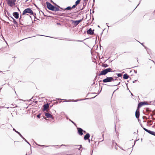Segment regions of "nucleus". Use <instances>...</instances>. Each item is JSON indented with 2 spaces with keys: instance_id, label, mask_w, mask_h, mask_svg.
<instances>
[{
  "instance_id": "37998d69",
  "label": "nucleus",
  "mask_w": 155,
  "mask_h": 155,
  "mask_svg": "<svg viewBox=\"0 0 155 155\" xmlns=\"http://www.w3.org/2000/svg\"><path fill=\"white\" fill-rule=\"evenodd\" d=\"M15 132H16V133H17V134H19V133H20V132H19L17 131H15Z\"/></svg>"
},
{
  "instance_id": "9d476101",
  "label": "nucleus",
  "mask_w": 155,
  "mask_h": 155,
  "mask_svg": "<svg viewBox=\"0 0 155 155\" xmlns=\"http://www.w3.org/2000/svg\"><path fill=\"white\" fill-rule=\"evenodd\" d=\"M46 3L47 5V8L48 9L51 10L53 5H52L50 2H47Z\"/></svg>"
},
{
  "instance_id": "393cba45",
  "label": "nucleus",
  "mask_w": 155,
  "mask_h": 155,
  "mask_svg": "<svg viewBox=\"0 0 155 155\" xmlns=\"http://www.w3.org/2000/svg\"><path fill=\"white\" fill-rule=\"evenodd\" d=\"M80 1H81V0H77L75 2V3L77 4H79L80 2Z\"/></svg>"
},
{
  "instance_id": "c756f323",
  "label": "nucleus",
  "mask_w": 155,
  "mask_h": 155,
  "mask_svg": "<svg viewBox=\"0 0 155 155\" xmlns=\"http://www.w3.org/2000/svg\"><path fill=\"white\" fill-rule=\"evenodd\" d=\"M8 19V20H9V21H12V20H11L10 19V17H8V16H7V15H6L5 16Z\"/></svg>"
},
{
  "instance_id": "ea45409f",
  "label": "nucleus",
  "mask_w": 155,
  "mask_h": 155,
  "mask_svg": "<svg viewBox=\"0 0 155 155\" xmlns=\"http://www.w3.org/2000/svg\"><path fill=\"white\" fill-rule=\"evenodd\" d=\"M24 140H25V139L24 137L22 135V136L21 137Z\"/></svg>"
},
{
  "instance_id": "09e8293b",
  "label": "nucleus",
  "mask_w": 155,
  "mask_h": 155,
  "mask_svg": "<svg viewBox=\"0 0 155 155\" xmlns=\"http://www.w3.org/2000/svg\"><path fill=\"white\" fill-rule=\"evenodd\" d=\"M143 46L146 49H147V48L144 45H143Z\"/></svg>"
},
{
  "instance_id": "f3484780",
  "label": "nucleus",
  "mask_w": 155,
  "mask_h": 155,
  "mask_svg": "<svg viewBox=\"0 0 155 155\" xmlns=\"http://www.w3.org/2000/svg\"><path fill=\"white\" fill-rule=\"evenodd\" d=\"M123 78L124 79H127L129 78V75L127 74H125L123 75Z\"/></svg>"
},
{
  "instance_id": "7ed1b4c3",
  "label": "nucleus",
  "mask_w": 155,
  "mask_h": 155,
  "mask_svg": "<svg viewBox=\"0 0 155 155\" xmlns=\"http://www.w3.org/2000/svg\"><path fill=\"white\" fill-rule=\"evenodd\" d=\"M8 5L12 7L13 5H15V2L14 1V0H6Z\"/></svg>"
},
{
  "instance_id": "473e14b6",
  "label": "nucleus",
  "mask_w": 155,
  "mask_h": 155,
  "mask_svg": "<svg viewBox=\"0 0 155 155\" xmlns=\"http://www.w3.org/2000/svg\"><path fill=\"white\" fill-rule=\"evenodd\" d=\"M85 5H85L84 4H83V8H82L81 10H83V9L84 8H85Z\"/></svg>"
},
{
  "instance_id": "69168bd1",
  "label": "nucleus",
  "mask_w": 155,
  "mask_h": 155,
  "mask_svg": "<svg viewBox=\"0 0 155 155\" xmlns=\"http://www.w3.org/2000/svg\"><path fill=\"white\" fill-rule=\"evenodd\" d=\"M151 60V61H152L153 62H154V63H155L154 61L153 60Z\"/></svg>"
},
{
  "instance_id": "79ce46f5",
  "label": "nucleus",
  "mask_w": 155,
  "mask_h": 155,
  "mask_svg": "<svg viewBox=\"0 0 155 155\" xmlns=\"http://www.w3.org/2000/svg\"><path fill=\"white\" fill-rule=\"evenodd\" d=\"M15 132H16V133H17V134H19V133H20V132H19L17 131H15Z\"/></svg>"
},
{
  "instance_id": "423d86ee",
  "label": "nucleus",
  "mask_w": 155,
  "mask_h": 155,
  "mask_svg": "<svg viewBox=\"0 0 155 155\" xmlns=\"http://www.w3.org/2000/svg\"><path fill=\"white\" fill-rule=\"evenodd\" d=\"M143 129L145 131L150 134L155 136V132L148 130L145 128H143Z\"/></svg>"
},
{
  "instance_id": "2eb2a0df",
  "label": "nucleus",
  "mask_w": 155,
  "mask_h": 155,
  "mask_svg": "<svg viewBox=\"0 0 155 155\" xmlns=\"http://www.w3.org/2000/svg\"><path fill=\"white\" fill-rule=\"evenodd\" d=\"M90 137V134L89 133H87L84 136V139L85 140H88Z\"/></svg>"
},
{
  "instance_id": "dca6fc26",
  "label": "nucleus",
  "mask_w": 155,
  "mask_h": 155,
  "mask_svg": "<svg viewBox=\"0 0 155 155\" xmlns=\"http://www.w3.org/2000/svg\"><path fill=\"white\" fill-rule=\"evenodd\" d=\"M45 115L46 117L47 118H52V115L48 113H45Z\"/></svg>"
},
{
  "instance_id": "8fccbe9b",
  "label": "nucleus",
  "mask_w": 155,
  "mask_h": 155,
  "mask_svg": "<svg viewBox=\"0 0 155 155\" xmlns=\"http://www.w3.org/2000/svg\"><path fill=\"white\" fill-rule=\"evenodd\" d=\"M29 0H26V1H25V2L26 3H28V1Z\"/></svg>"
},
{
  "instance_id": "5fc2aeb1",
  "label": "nucleus",
  "mask_w": 155,
  "mask_h": 155,
  "mask_svg": "<svg viewBox=\"0 0 155 155\" xmlns=\"http://www.w3.org/2000/svg\"><path fill=\"white\" fill-rule=\"evenodd\" d=\"M108 24V23H106V25H107V26L108 27V28H109V26L107 25Z\"/></svg>"
},
{
  "instance_id": "f8f14e48",
  "label": "nucleus",
  "mask_w": 155,
  "mask_h": 155,
  "mask_svg": "<svg viewBox=\"0 0 155 155\" xmlns=\"http://www.w3.org/2000/svg\"><path fill=\"white\" fill-rule=\"evenodd\" d=\"M94 30H92L91 28H90L87 31V33L90 35H92L94 34Z\"/></svg>"
},
{
  "instance_id": "f03ea898",
  "label": "nucleus",
  "mask_w": 155,
  "mask_h": 155,
  "mask_svg": "<svg viewBox=\"0 0 155 155\" xmlns=\"http://www.w3.org/2000/svg\"><path fill=\"white\" fill-rule=\"evenodd\" d=\"M28 13L31 15H36L35 13H34L32 10L30 8H28L25 9L23 12L22 15H24L26 13Z\"/></svg>"
},
{
  "instance_id": "e2e57ef3",
  "label": "nucleus",
  "mask_w": 155,
  "mask_h": 155,
  "mask_svg": "<svg viewBox=\"0 0 155 155\" xmlns=\"http://www.w3.org/2000/svg\"><path fill=\"white\" fill-rule=\"evenodd\" d=\"M136 81V80H135L134 81H133V83H134L135 82V81Z\"/></svg>"
},
{
  "instance_id": "20e7f679",
  "label": "nucleus",
  "mask_w": 155,
  "mask_h": 155,
  "mask_svg": "<svg viewBox=\"0 0 155 155\" xmlns=\"http://www.w3.org/2000/svg\"><path fill=\"white\" fill-rule=\"evenodd\" d=\"M148 104L146 102L143 101L141 102H140L138 105L137 107L138 108H139L140 107H141L142 106L145 105H148Z\"/></svg>"
},
{
  "instance_id": "4d7b16f0",
  "label": "nucleus",
  "mask_w": 155,
  "mask_h": 155,
  "mask_svg": "<svg viewBox=\"0 0 155 155\" xmlns=\"http://www.w3.org/2000/svg\"><path fill=\"white\" fill-rule=\"evenodd\" d=\"M84 1V2H87V0H83Z\"/></svg>"
},
{
  "instance_id": "7c9ffc66",
  "label": "nucleus",
  "mask_w": 155,
  "mask_h": 155,
  "mask_svg": "<svg viewBox=\"0 0 155 155\" xmlns=\"http://www.w3.org/2000/svg\"><path fill=\"white\" fill-rule=\"evenodd\" d=\"M25 141L27 143H28L29 145H30V146H31V144H30V143H29V142H28L27 140H26L25 139Z\"/></svg>"
},
{
  "instance_id": "6e6552de",
  "label": "nucleus",
  "mask_w": 155,
  "mask_h": 155,
  "mask_svg": "<svg viewBox=\"0 0 155 155\" xmlns=\"http://www.w3.org/2000/svg\"><path fill=\"white\" fill-rule=\"evenodd\" d=\"M135 115L136 118L138 119L139 117L140 114L139 108H138V107H137V109L136 111Z\"/></svg>"
},
{
  "instance_id": "4468645a",
  "label": "nucleus",
  "mask_w": 155,
  "mask_h": 155,
  "mask_svg": "<svg viewBox=\"0 0 155 155\" xmlns=\"http://www.w3.org/2000/svg\"><path fill=\"white\" fill-rule=\"evenodd\" d=\"M13 15L16 19H18L19 18V14L18 12H15L13 13Z\"/></svg>"
},
{
  "instance_id": "39448f33",
  "label": "nucleus",
  "mask_w": 155,
  "mask_h": 155,
  "mask_svg": "<svg viewBox=\"0 0 155 155\" xmlns=\"http://www.w3.org/2000/svg\"><path fill=\"white\" fill-rule=\"evenodd\" d=\"M82 19H81L78 20H71L72 23L74 24L75 26L77 25L82 21Z\"/></svg>"
},
{
  "instance_id": "c9c22d12",
  "label": "nucleus",
  "mask_w": 155,
  "mask_h": 155,
  "mask_svg": "<svg viewBox=\"0 0 155 155\" xmlns=\"http://www.w3.org/2000/svg\"><path fill=\"white\" fill-rule=\"evenodd\" d=\"M40 116H41V114H38L37 115V117L38 118H40Z\"/></svg>"
},
{
  "instance_id": "f704fd0d",
  "label": "nucleus",
  "mask_w": 155,
  "mask_h": 155,
  "mask_svg": "<svg viewBox=\"0 0 155 155\" xmlns=\"http://www.w3.org/2000/svg\"><path fill=\"white\" fill-rule=\"evenodd\" d=\"M76 7V6L75 5H74L72 6L71 7V8L72 9Z\"/></svg>"
},
{
  "instance_id": "ddd939ff",
  "label": "nucleus",
  "mask_w": 155,
  "mask_h": 155,
  "mask_svg": "<svg viewBox=\"0 0 155 155\" xmlns=\"http://www.w3.org/2000/svg\"><path fill=\"white\" fill-rule=\"evenodd\" d=\"M107 74L106 70L105 69L103 70L98 75L99 76L102 75H105Z\"/></svg>"
},
{
  "instance_id": "b1692460",
  "label": "nucleus",
  "mask_w": 155,
  "mask_h": 155,
  "mask_svg": "<svg viewBox=\"0 0 155 155\" xmlns=\"http://www.w3.org/2000/svg\"><path fill=\"white\" fill-rule=\"evenodd\" d=\"M53 4L55 5L56 6H57V7L58 8H60L62 9V8H61L59 5H57L55 3H54V2H53Z\"/></svg>"
},
{
  "instance_id": "bf43d9fd",
  "label": "nucleus",
  "mask_w": 155,
  "mask_h": 155,
  "mask_svg": "<svg viewBox=\"0 0 155 155\" xmlns=\"http://www.w3.org/2000/svg\"><path fill=\"white\" fill-rule=\"evenodd\" d=\"M68 145H63V144H62V145H61V146H68Z\"/></svg>"
},
{
  "instance_id": "58836bf2",
  "label": "nucleus",
  "mask_w": 155,
  "mask_h": 155,
  "mask_svg": "<svg viewBox=\"0 0 155 155\" xmlns=\"http://www.w3.org/2000/svg\"><path fill=\"white\" fill-rule=\"evenodd\" d=\"M34 5H35L36 6V7L37 8V9H38V10H39V9H40L39 8H38V7H37V5H36L35 4H34Z\"/></svg>"
},
{
  "instance_id": "6e6d98bb",
  "label": "nucleus",
  "mask_w": 155,
  "mask_h": 155,
  "mask_svg": "<svg viewBox=\"0 0 155 155\" xmlns=\"http://www.w3.org/2000/svg\"><path fill=\"white\" fill-rule=\"evenodd\" d=\"M74 5H75V6H76L78 4H76L75 3V4H74Z\"/></svg>"
},
{
  "instance_id": "a19ab883",
  "label": "nucleus",
  "mask_w": 155,
  "mask_h": 155,
  "mask_svg": "<svg viewBox=\"0 0 155 155\" xmlns=\"http://www.w3.org/2000/svg\"><path fill=\"white\" fill-rule=\"evenodd\" d=\"M57 25H61V24L59 23H57Z\"/></svg>"
},
{
  "instance_id": "cd10ccee",
  "label": "nucleus",
  "mask_w": 155,
  "mask_h": 155,
  "mask_svg": "<svg viewBox=\"0 0 155 155\" xmlns=\"http://www.w3.org/2000/svg\"><path fill=\"white\" fill-rule=\"evenodd\" d=\"M69 120L71 121L72 123H73L76 126V124L74 123L73 121H72L71 119H69Z\"/></svg>"
},
{
  "instance_id": "bb28decb",
  "label": "nucleus",
  "mask_w": 155,
  "mask_h": 155,
  "mask_svg": "<svg viewBox=\"0 0 155 155\" xmlns=\"http://www.w3.org/2000/svg\"><path fill=\"white\" fill-rule=\"evenodd\" d=\"M70 13H66V14H67V15H69L70 14ZM64 14H65V13H62L61 15H61V16H63Z\"/></svg>"
},
{
  "instance_id": "4be33fe9",
  "label": "nucleus",
  "mask_w": 155,
  "mask_h": 155,
  "mask_svg": "<svg viewBox=\"0 0 155 155\" xmlns=\"http://www.w3.org/2000/svg\"><path fill=\"white\" fill-rule=\"evenodd\" d=\"M102 66L104 68H107L108 67V65L106 64H103Z\"/></svg>"
},
{
  "instance_id": "412c9836",
  "label": "nucleus",
  "mask_w": 155,
  "mask_h": 155,
  "mask_svg": "<svg viewBox=\"0 0 155 155\" xmlns=\"http://www.w3.org/2000/svg\"><path fill=\"white\" fill-rule=\"evenodd\" d=\"M13 22L14 23V24L15 25H16L18 26V24L17 22L15 20V19L13 21Z\"/></svg>"
},
{
  "instance_id": "49530a36",
  "label": "nucleus",
  "mask_w": 155,
  "mask_h": 155,
  "mask_svg": "<svg viewBox=\"0 0 155 155\" xmlns=\"http://www.w3.org/2000/svg\"><path fill=\"white\" fill-rule=\"evenodd\" d=\"M141 0H140V3L138 4V5L136 7V8H135V9L137 7V6L139 5L141 1Z\"/></svg>"
},
{
  "instance_id": "3c124183",
  "label": "nucleus",
  "mask_w": 155,
  "mask_h": 155,
  "mask_svg": "<svg viewBox=\"0 0 155 155\" xmlns=\"http://www.w3.org/2000/svg\"><path fill=\"white\" fill-rule=\"evenodd\" d=\"M87 2H84V4L85 5H86L87 4Z\"/></svg>"
},
{
  "instance_id": "de8ad7c7",
  "label": "nucleus",
  "mask_w": 155,
  "mask_h": 155,
  "mask_svg": "<svg viewBox=\"0 0 155 155\" xmlns=\"http://www.w3.org/2000/svg\"><path fill=\"white\" fill-rule=\"evenodd\" d=\"M13 130L15 131V132L16 131L15 128H13Z\"/></svg>"
},
{
  "instance_id": "f257e3e1",
  "label": "nucleus",
  "mask_w": 155,
  "mask_h": 155,
  "mask_svg": "<svg viewBox=\"0 0 155 155\" xmlns=\"http://www.w3.org/2000/svg\"><path fill=\"white\" fill-rule=\"evenodd\" d=\"M117 77H107V78L102 81L104 83H107L111 82L117 80Z\"/></svg>"
},
{
  "instance_id": "c03bdc74",
  "label": "nucleus",
  "mask_w": 155,
  "mask_h": 155,
  "mask_svg": "<svg viewBox=\"0 0 155 155\" xmlns=\"http://www.w3.org/2000/svg\"><path fill=\"white\" fill-rule=\"evenodd\" d=\"M31 152L30 153H28V155H30V154H31Z\"/></svg>"
},
{
  "instance_id": "5701e85b",
  "label": "nucleus",
  "mask_w": 155,
  "mask_h": 155,
  "mask_svg": "<svg viewBox=\"0 0 155 155\" xmlns=\"http://www.w3.org/2000/svg\"><path fill=\"white\" fill-rule=\"evenodd\" d=\"M117 75L118 77H120L122 76V74L121 73L117 74Z\"/></svg>"
},
{
  "instance_id": "864d4df0",
  "label": "nucleus",
  "mask_w": 155,
  "mask_h": 155,
  "mask_svg": "<svg viewBox=\"0 0 155 155\" xmlns=\"http://www.w3.org/2000/svg\"><path fill=\"white\" fill-rule=\"evenodd\" d=\"M152 119L153 120H155V118H154L153 117H152Z\"/></svg>"
},
{
  "instance_id": "a211bd4d",
  "label": "nucleus",
  "mask_w": 155,
  "mask_h": 155,
  "mask_svg": "<svg viewBox=\"0 0 155 155\" xmlns=\"http://www.w3.org/2000/svg\"><path fill=\"white\" fill-rule=\"evenodd\" d=\"M107 73V74L108 72H112V69L110 68H109L105 69Z\"/></svg>"
},
{
  "instance_id": "c85d7f7f",
  "label": "nucleus",
  "mask_w": 155,
  "mask_h": 155,
  "mask_svg": "<svg viewBox=\"0 0 155 155\" xmlns=\"http://www.w3.org/2000/svg\"><path fill=\"white\" fill-rule=\"evenodd\" d=\"M76 146H80V147H79V148L78 149L79 150H80V149L82 147V145H76Z\"/></svg>"
},
{
  "instance_id": "e433bc0d",
  "label": "nucleus",
  "mask_w": 155,
  "mask_h": 155,
  "mask_svg": "<svg viewBox=\"0 0 155 155\" xmlns=\"http://www.w3.org/2000/svg\"><path fill=\"white\" fill-rule=\"evenodd\" d=\"M7 15L10 17L11 16V15L10 13H7Z\"/></svg>"
},
{
  "instance_id": "9b49d317",
  "label": "nucleus",
  "mask_w": 155,
  "mask_h": 155,
  "mask_svg": "<svg viewBox=\"0 0 155 155\" xmlns=\"http://www.w3.org/2000/svg\"><path fill=\"white\" fill-rule=\"evenodd\" d=\"M50 10L53 11L57 12L59 11L60 9L59 8L53 5Z\"/></svg>"
},
{
  "instance_id": "1a4fd4ad",
  "label": "nucleus",
  "mask_w": 155,
  "mask_h": 155,
  "mask_svg": "<svg viewBox=\"0 0 155 155\" xmlns=\"http://www.w3.org/2000/svg\"><path fill=\"white\" fill-rule=\"evenodd\" d=\"M49 107V104L47 103L43 105V110L45 111L48 109Z\"/></svg>"
},
{
  "instance_id": "338daca9",
  "label": "nucleus",
  "mask_w": 155,
  "mask_h": 155,
  "mask_svg": "<svg viewBox=\"0 0 155 155\" xmlns=\"http://www.w3.org/2000/svg\"><path fill=\"white\" fill-rule=\"evenodd\" d=\"M103 33V31L101 33V35Z\"/></svg>"
},
{
  "instance_id": "0eeeda50",
  "label": "nucleus",
  "mask_w": 155,
  "mask_h": 155,
  "mask_svg": "<svg viewBox=\"0 0 155 155\" xmlns=\"http://www.w3.org/2000/svg\"><path fill=\"white\" fill-rule=\"evenodd\" d=\"M77 129H78V133L79 134L80 136L82 135L83 134V130L82 128L79 127H77Z\"/></svg>"
},
{
  "instance_id": "052dcab7",
  "label": "nucleus",
  "mask_w": 155,
  "mask_h": 155,
  "mask_svg": "<svg viewBox=\"0 0 155 155\" xmlns=\"http://www.w3.org/2000/svg\"><path fill=\"white\" fill-rule=\"evenodd\" d=\"M35 103H37V102H38V101H35L34 102Z\"/></svg>"
},
{
  "instance_id": "774afa93",
  "label": "nucleus",
  "mask_w": 155,
  "mask_h": 155,
  "mask_svg": "<svg viewBox=\"0 0 155 155\" xmlns=\"http://www.w3.org/2000/svg\"><path fill=\"white\" fill-rule=\"evenodd\" d=\"M83 132H84V133H86V131H85V130H83Z\"/></svg>"
},
{
  "instance_id": "6ab92c4d",
  "label": "nucleus",
  "mask_w": 155,
  "mask_h": 155,
  "mask_svg": "<svg viewBox=\"0 0 155 155\" xmlns=\"http://www.w3.org/2000/svg\"><path fill=\"white\" fill-rule=\"evenodd\" d=\"M72 9L71 7L70 6H68L66 8L64 9V10H71Z\"/></svg>"
},
{
  "instance_id": "a18cd8bd",
  "label": "nucleus",
  "mask_w": 155,
  "mask_h": 155,
  "mask_svg": "<svg viewBox=\"0 0 155 155\" xmlns=\"http://www.w3.org/2000/svg\"><path fill=\"white\" fill-rule=\"evenodd\" d=\"M134 71L136 74L137 73V71L136 70H134Z\"/></svg>"
},
{
  "instance_id": "2f4dec72",
  "label": "nucleus",
  "mask_w": 155,
  "mask_h": 155,
  "mask_svg": "<svg viewBox=\"0 0 155 155\" xmlns=\"http://www.w3.org/2000/svg\"><path fill=\"white\" fill-rule=\"evenodd\" d=\"M10 19L11 20H12V21H13L14 20V19H14L12 17V16H11V17H10Z\"/></svg>"
},
{
  "instance_id": "72a5a7b5",
  "label": "nucleus",
  "mask_w": 155,
  "mask_h": 155,
  "mask_svg": "<svg viewBox=\"0 0 155 155\" xmlns=\"http://www.w3.org/2000/svg\"><path fill=\"white\" fill-rule=\"evenodd\" d=\"M34 142L36 145H38L39 146H44V145H40L38 144L35 141H34Z\"/></svg>"
},
{
  "instance_id": "0e129e2a",
  "label": "nucleus",
  "mask_w": 155,
  "mask_h": 155,
  "mask_svg": "<svg viewBox=\"0 0 155 155\" xmlns=\"http://www.w3.org/2000/svg\"><path fill=\"white\" fill-rule=\"evenodd\" d=\"M120 148L122 150H124L122 147H120Z\"/></svg>"
},
{
  "instance_id": "4c0bfd02",
  "label": "nucleus",
  "mask_w": 155,
  "mask_h": 155,
  "mask_svg": "<svg viewBox=\"0 0 155 155\" xmlns=\"http://www.w3.org/2000/svg\"><path fill=\"white\" fill-rule=\"evenodd\" d=\"M4 22L6 23V24H9V22H8L6 21H4Z\"/></svg>"
},
{
  "instance_id": "aec40b11",
  "label": "nucleus",
  "mask_w": 155,
  "mask_h": 155,
  "mask_svg": "<svg viewBox=\"0 0 155 155\" xmlns=\"http://www.w3.org/2000/svg\"><path fill=\"white\" fill-rule=\"evenodd\" d=\"M88 99V98H85V99H79L78 100H72L74 102H76L78 101H82V100H85Z\"/></svg>"
},
{
  "instance_id": "13d9d810",
  "label": "nucleus",
  "mask_w": 155,
  "mask_h": 155,
  "mask_svg": "<svg viewBox=\"0 0 155 155\" xmlns=\"http://www.w3.org/2000/svg\"><path fill=\"white\" fill-rule=\"evenodd\" d=\"M88 140L89 142L90 143V140L89 138V139H88Z\"/></svg>"
},
{
  "instance_id": "603ef678",
  "label": "nucleus",
  "mask_w": 155,
  "mask_h": 155,
  "mask_svg": "<svg viewBox=\"0 0 155 155\" xmlns=\"http://www.w3.org/2000/svg\"><path fill=\"white\" fill-rule=\"evenodd\" d=\"M18 134L19 135V136H20V137L22 136V135H21V134H20V133H19V134Z\"/></svg>"
},
{
  "instance_id": "a878e982",
  "label": "nucleus",
  "mask_w": 155,
  "mask_h": 155,
  "mask_svg": "<svg viewBox=\"0 0 155 155\" xmlns=\"http://www.w3.org/2000/svg\"><path fill=\"white\" fill-rule=\"evenodd\" d=\"M120 82H119L117 84H115V85H114L111 86V85H107L109 86H117V85H120Z\"/></svg>"
},
{
  "instance_id": "680f3d73",
  "label": "nucleus",
  "mask_w": 155,
  "mask_h": 155,
  "mask_svg": "<svg viewBox=\"0 0 155 155\" xmlns=\"http://www.w3.org/2000/svg\"><path fill=\"white\" fill-rule=\"evenodd\" d=\"M141 127L143 128H144L142 125V124H141Z\"/></svg>"
}]
</instances>
